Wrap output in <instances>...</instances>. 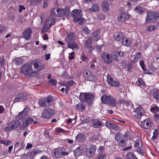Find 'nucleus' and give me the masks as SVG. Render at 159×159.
Wrapping results in <instances>:
<instances>
[{
	"mask_svg": "<svg viewBox=\"0 0 159 159\" xmlns=\"http://www.w3.org/2000/svg\"><path fill=\"white\" fill-rule=\"evenodd\" d=\"M75 37V34L72 32L69 33L67 35L65 40L67 43V45L69 48L73 49L78 48L77 44L74 43Z\"/></svg>",
	"mask_w": 159,
	"mask_h": 159,
	"instance_id": "nucleus-2",
	"label": "nucleus"
},
{
	"mask_svg": "<svg viewBox=\"0 0 159 159\" xmlns=\"http://www.w3.org/2000/svg\"><path fill=\"white\" fill-rule=\"evenodd\" d=\"M85 139V136L82 134H79L76 137L77 141L79 142H83Z\"/></svg>",
	"mask_w": 159,
	"mask_h": 159,
	"instance_id": "nucleus-30",
	"label": "nucleus"
},
{
	"mask_svg": "<svg viewBox=\"0 0 159 159\" xmlns=\"http://www.w3.org/2000/svg\"><path fill=\"white\" fill-rule=\"evenodd\" d=\"M136 83L137 85L141 87H143L146 85V84L141 78L138 79Z\"/></svg>",
	"mask_w": 159,
	"mask_h": 159,
	"instance_id": "nucleus-34",
	"label": "nucleus"
},
{
	"mask_svg": "<svg viewBox=\"0 0 159 159\" xmlns=\"http://www.w3.org/2000/svg\"><path fill=\"white\" fill-rule=\"evenodd\" d=\"M119 146L121 147L125 146L126 144V142L125 138L117 142Z\"/></svg>",
	"mask_w": 159,
	"mask_h": 159,
	"instance_id": "nucleus-41",
	"label": "nucleus"
},
{
	"mask_svg": "<svg viewBox=\"0 0 159 159\" xmlns=\"http://www.w3.org/2000/svg\"><path fill=\"white\" fill-rule=\"evenodd\" d=\"M152 96L156 100L159 101V89H155L153 92Z\"/></svg>",
	"mask_w": 159,
	"mask_h": 159,
	"instance_id": "nucleus-29",
	"label": "nucleus"
},
{
	"mask_svg": "<svg viewBox=\"0 0 159 159\" xmlns=\"http://www.w3.org/2000/svg\"><path fill=\"white\" fill-rule=\"evenodd\" d=\"M74 52H71L69 54L68 58L70 60L73 59L75 58Z\"/></svg>",
	"mask_w": 159,
	"mask_h": 159,
	"instance_id": "nucleus-55",
	"label": "nucleus"
},
{
	"mask_svg": "<svg viewBox=\"0 0 159 159\" xmlns=\"http://www.w3.org/2000/svg\"><path fill=\"white\" fill-rule=\"evenodd\" d=\"M73 152L75 157H79L81 155L82 153L81 148L79 147L76 148L75 150L73 151Z\"/></svg>",
	"mask_w": 159,
	"mask_h": 159,
	"instance_id": "nucleus-35",
	"label": "nucleus"
},
{
	"mask_svg": "<svg viewBox=\"0 0 159 159\" xmlns=\"http://www.w3.org/2000/svg\"><path fill=\"white\" fill-rule=\"evenodd\" d=\"M33 121V119L31 117H28L25 120L23 123L25 126H27L28 125L31 124Z\"/></svg>",
	"mask_w": 159,
	"mask_h": 159,
	"instance_id": "nucleus-31",
	"label": "nucleus"
},
{
	"mask_svg": "<svg viewBox=\"0 0 159 159\" xmlns=\"http://www.w3.org/2000/svg\"><path fill=\"white\" fill-rule=\"evenodd\" d=\"M0 63L1 65L2 66L4 65L5 62L4 57L3 56L0 58Z\"/></svg>",
	"mask_w": 159,
	"mask_h": 159,
	"instance_id": "nucleus-59",
	"label": "nucleus"
},
{
	"mask_svg": "<svg viewBox=\"0 0 159 159\" xmlns=\"http://www.w3.org/2000/svg\"><path fill=\"white\" fill-rule=\"evenodd\" d=\"M55 114V111L54 109L48 108L44 109L41 113L42 117L46 119H50Z\"/></svg>",
	"mask_w": 159,
	"mask_h": 159,
	"instance_id": "nucleus-8",
	"label": "nucleus"
},
{
	"mask_svg": "<svg viewBox=\"0 0 159 159\" xmlns=\"http://www.w3.org/2000/svg\"><path fill=\"white\" fill-rule=\"evenodd\" d=\"M44 67V64L39 63L37 60H35L30 63H26L22 66L20 69V72L25 76L33 77L36 71H39Z\"/></svg>",
	"mask_w": 159,
	"mask_h": 159,
	"instance_id": "nucleus-1",
	"label": "nucleus"
},
{
	"mask_svg": "<svg viewBox=\"0 0 159 159\" xmlns=\"http://www.w3.org/2000/svg\"><path fill=\"white\" fill-rule=\"evenodd\" d=\"M75 81L73 80H70L67 82L66 85L67 86L70 87L75 84Z\"/></svg>",
	"mask_w": 159,
	"mask_h": 159,
	"instance_id": "nucleus-57",
	"label": "nucleus"
},
{
	"mask_svg": "<svg viewBox=\"0 0 159 159\" xmlns=\"http://www.w3.org/2000/svg\"><path fill=\"white\" fill-rule=\"evenodd\" d=\"M80 109L79 111H83L86 108L85 105L83 103H81L80 104Z\"/></svg>",
	"mask_w": 159,
	"mask_h": 159,
	"instance_id": "nucleus-51",
	"label": "nucleus"
},
{
	"mask_svg": "<svg viewBox=\"0 0 159 159\" xmlns=\"http://www.w3.org/2000/svg\"><path fill=\"white\" fill-rule=\"evenodd\" d=\"M134 146L135 147H138L141 148L143 147L141 140L140 139L136 140L135 141Z\"/></svg>",
	"mask_w": 159,
	"mask_h": 159,
	"instance_id": "nucleus-40",
	"label": "nucleus"
},
{
	"mask_svg": "<svg viewBox=\"0 0 159 159\" xmlns=\"http://www.w3.org/2000/svg\"><path fill=\"white\" fill-rule=\"evenodd\" d=\"M61 149L59 148H57L53 149L52 151V156L54 158H59L61 157Z\"/></svg>",
	"mask_w": 159,
	"mask_h": 159,
	"instance_id": "nucleus-22",
	"label": "nucleus"
},
{
	"mask_svg": "<svg viewBox=\"0 0 159 159\" xmlns=\"http://www.w3.org/2000/svg\"><path fill=\"white\" fill-rule=\"evenodd\" d=\"M125 37L123 33L122 32H117L113 36V38L116 41H120L122 40L123 38Z\"/></svg>",
	"mask_w": 159,
	"mask_h": 159,
	"instance_id": "nucleus-21",
	"label": "nucleus"
},
{
	"mask_svg": "<svg viewBox=\"0 0 159 159\" xmlns=\"http://www.w3.org/2000/svg\"><path fill=\"white\" fill-rule=\"evenodd\" d=\"M53 101V97L49 95L46 98H41L39 100V104L40 107H46L51 106Z\"/></svg>",
	"mask_w": 159,
	"mask_h": 159,
	"instance_id": "nucleus-6",
	"label": "nucleus"
},
{
	"mask_svg": "<svg viewBox=\"0 0 159 159\" xmlns=\"http://www.w3.org/2000/svg\"><path fill=\"white\" fill-rule=\"evenodd\" d=\"M136 151L139 153L141 154L142 156L144 155L143 150L140 148H137L136 150Z\"/></svg>",
	"mask_w": 159,
	"mask_h": 159,
	"instance_id": "nucleus-56",
	"label": "nucleus"
},
{
	"mask_svg": "<svg viewBox=\"0 0 159 159\" xmlns=\"http://www.w3.org/2000/svg\"><path fill=\"white\" fill-rule=\"evenodd\" d=\"M25 146L23 142L19 143L16 142L14 144V149H16L18 151L24 148Z\"/></svg>",
	"mask_w": 159,
	"mask_h": 159,
	"instance_id": "nucleus-26",
	"label": "nucleus"
},
{
	"mask_svg": "<svg viewBox=\"0 0 159 159\" xmlns=\"http://www.w3.org/2000/svg\"><path fill=\"white\" fill-rule=\"evenodd\" d=\"M158 17V14L155 11H151L147 13L146 19V22L150 23L151 21H155Z\"/></svg>",
	"mask_w": 159,
	"mask_h": 159,
	"instance_id": "nucleus-10",
	"label": "nucleus"
},
{
	"mask_svg": "<svg viewBox=\"0 0 159 159\" xmlns=\"http://www.w3.org/2000/svg\"><path fill=\"white\" fill-rule=\"evenodd\" d=\"M63 12L64 16H70V7L69 6H66L64 9H63Z\"/></svg>",
	"mask_w": 159,
	"mask_h": 159,
	"instance_id": "nucleus-37",
	"label": "nucleus"
},
{
	"mask_svg": "<svg viewBox=\"0 0 159 159\" xmlns=\"http://www.w3.org/2000/svg\"><path fill=\"white\" fill-rule=\"evenodd\" d=\"M139 65L141 66L143 70H144L145 65L144 61H140L139 62Z\"/></svg>",
	"mask_w": 159,
	"mask_h": 159,
	"instance_id": "nucleus-62",
	"label": "nucleus"
},
{
	"mask_svg": "<svg viewBox=\"0 0 159 159\" xmlns=\"http://www.w3.org/2000/svg\"><path fill=\"white\" fill-rule=\"evenodd\" d=\"M32 34V31L31 29L28 28L25 30L23 33V38L26 40L29 39L31 38V35Z\"/></svg>",
	"mask_w": 159,
	"mask_h": 159,
	"instance_id": "nucleus-20",
	"label": "nucleus"
},
{
	"mask_svg": "<svg viewBox=\"0 0 159 159\" xmlns=\"http://www.w3.org/2000/svg\"><path fill=\"white\" fill-rule=\"evenodd\" d=\"M107 81L109 85L111 84V83H112L113 81L112 78L111 77V76L109 74L107 75Z\"/></svg>",
	"mask_w": 159,
	"mask_h": 159,
	"instance_id": "nucleus-50",
	"label": "nucleus"
},
{
	"mask_svg": "<svg viewBox=\"0 0 159 159\" xmlns=\"http://www.w3.org/2000/svg\"><path fill=\"white\" fill-rule=\"evenodd\" d=\"M80 101L83 102H86V104L90 106L94 99L92 94L89 93H81L79 96Z\"/></svg>",
	"mask_w": 159,
	"mask_h": 159,
	"instance_id": "nucleus-3",
	"label": "nucleus"
},
{
	"mask_svg": "<svg viewBox=\"0 0 159 159\" xmlns=\"http://www.w3.org/2000/svg\"><path fill=\"white\" fill-rule=\"evenodd\" d=\"M26 115V114L23 110L22 111L19 113L18 115L16 116V117L17 119L21 120L25 118Z\"/></svg>",
	"mask_w": 159,
	"mask_h": 159,
	"instance_id": "nucleus-32",
	"label": "nucleus"
},
{
	"mask_svg": "<svg viewBox=\"0 0 159 159\" xmlns=\"http://www.w3.org/2000/svg\"><path fill=\"white\" fill-rule=\"evenodd\" d=\"M141 53L140 52H138L136 53L135 57L133 58L134 62H137L138 60L141 57Z\"/></svg>",
	"mask_w": 159,
	"mask_h": 159,
	"instance_id": "nucleus-45",
	"label": "nucleus"
},
{
	"mask_svg": "<svg viewBox=\"0 0 159 159\" xmlns=\"http://www.w3.org/2000/svg\"><path fill=\"white\" fill-rule=\"evenodd\" d=\"M154 115V119L156 122H157L159 120V113L153 114Z\"/></svg>",
	"mask_w": 159,
	"mask_h": 159,
	"instance_id": "nucleus-52",
	"label": "nucleus"
},
{
	"mask_svg": "<svg viewBox=\"0 0 159 159\" xmlns=\"http://www.w3.org/2000/svg\"><path fill=\"white\" fill-rule=\"evenodd\" d=\"M56 21L55 16L52 15H50L46 20L45 25V26L48 25V29H50L52 25L55 24Z\"/></svg>",
	"mask_w": 159,
	"mask_h": 159,
	"instance_id": "nucleus-15",
	"label": "nucleus"
},
{
	"mask_svg": "<svg viewBox=\"0 0 159 159\" xmlns=\"http://www.w3.org/2000/svg\"><path fill=\"white\" fill-rule=\"evenodd\" d=\"M106 154L105 153H99L98 154V159H104L106 157Z\"/></svg>",
	"mask_w": 159,
	"mask_h": 159,
	"instance_id": "nucleus-48",
	"label": "nucleus"
},
{
	"mask_svg": "<svg viewBox=\"0 0 159 159\" xmlns=\"http://www.w3.org/2000/svg\"><path fill=\"white\" fill-rule=\"evenodd\" d=\"M124 138L123 135L121 133L119 132L117 133L115 136V139L117 142Z\"/></svg>",
	"mask_w": 159,
	"mask_h": 159,
	"instance_id": "nucleus-36",
	"label": "nucleus"
},
{
	"mask_svg": "<svg viewBox=\"0 0 159 159\" xmlns=\"http://www.w3.org/2000/svg\"><path fill=\"white\" fill-rule=\"evenodd\" d=\"M120 84V83L119 82L113 81L110 85L112 86L118 87Z\"/></svg>",
	"mask_w": 159,
	"mask_h": 159,
	"instance_id": "nucleus-54",
	"label": "nucleus"
},
{
	"mask_svg": "<svg viewBox=\"0 0 159 159\" xmlns=\"http://www.w3.org/2000/svg\"><path fill=\"white\" fill-rule=\"evenodd\" d=\"M121 43L126 47H130L132 45V42L130 40L125 36L122 40Z\"/></svg>",
	"mask_w": 159,
	"mask_h": 159,
	"instance_id": "nucleus-24",
	"label": "nucleus"
},
{
	"mask_svg": "<svg viewBox=\"0 0 159 159\" xmlns=\"http://www.w3.org/2000/svg\"><path fill=\"white\" fill-rule=\"evenodd\" d=\"M144 110L143 107L141 106H139L132 112V115L135 118L140 119L143 116Z\"/></svg>",
	"mask_w": 159,
	"mask_h": 159,
	"instance_id": "nucleus-7",
	"label": "nucleus"
},
{
	"mask_svg": "<svg viewBox=\"0 0 159 159\" xmlns=\"http://www.w3.org/2000/svg\"><path fill=\"white\" fill-rule=\"evenodd\" d=\"M99 8L97 4H94L93 5L92 7L90 8V10L91 11H98Z\"/></svg>",
	"mask_w": 159,
	"mask_h": 159,
	"instance_id": "nucleus-43",
	"label": "nucleus"
},
{
	"mask_svg": "<svg viewBox=\"0 0 159 159\" xmlns=\"http://www.w3.org/2000/svg\"><path fill=\"white\" fill-rule=\"evenodd\" d=\"M82 31L85 34H89L90 31L88 27L86 26H83L81 28Z\"/></svg>",
	"mask_w": 159,
	"mask_h": 159,
	"instance_id": "nucleus-42",
	"label": "nucleus"
},
{
	"mask_svg": "<svg viewBox=\"0 0 159 159\" xmlns=\"http://www.w3.org/2000/svg\"><path fill=\"white\" fill-rule=\"evenodd\" d=\"M27 93H21L17 94L15 96L14 100V102H18L23 101L27 100Z\"/></svg>",
	"mask_w": 159,
	"mask_h": 159,
	"instance_id": "nucleus-14",
	"label": "nucleus"
},
{
	"mask_svg": "<svg viewBox=\"0 0 159 159\" xmlns=\"http://www.w3.org/2000/svg\"><path fill=\"white\" fill-rule=\"evenodd\" d=\"M71 16L73 18L75 22H78L80 25H82L84 21L82 18V11L81 10L74 9L71 13Z\"/></svg>",
	"mask_w": 159,
	"mask_h": 159,
	"instance_id": "nucleus-5",
	"label": "nucleus"
},
{
	"mask_svg": "<svg viewBox=\"0 0 159 159\" xmlns=\"http://www.w3.org/2000/svg\"><path fill=\"white\" fill-rule=\"evenodd\" d=\"M157 26L155 25H151L149 26L148 28V31H151L157 29Z\"/></svg>",
	"mask_w": 159,
	"mask_h": 159,
	"instance_id": "nucleus-53",
	"label": "nucleus"
},
{
	"mask_svg": "<svg viewBox=\"0 0 159 159\" xmlns=\"http://www.w3.org/2000/svg\"><path fill=\"white\" fill-rule=\"evenodd\" d=\"M92 122V127L94 128H99L104 126L103 122L98 119H93Z\"/></svg>",
	"mask_w": 159,
	"mask_h": 159,
	"instance_id": "nucleus-18",
	"label": "nucleus"
},
{
	"mask_svg": "<svg viewBox=\"0 0 159 159\" xmlns=\"http://www.w3.org/2000/svg\"><path fill=\"white\" fill-rule=\"evenodd\" d=\"M124 53L123 52L118 51L116 52V55L117 56L122 57L124 56Z\"/></svg>",
	"mask_w": 159,
	"mask_h": 159,
	"instance_id": "nucleus-63",
	"label": "nucleus"
},
{
	"mask_svg": "<svg viewBox=\"0 0 159 159\" xmlns=\"http://www.w3.org/2000/svg\"><path fill=\"white\" fill-rule=\"evenodd\" d=\"M57 14L56 15V16L59 17H63L64 16L63 12V9H61L60 8L57 7Z\"/></svg>",
	"mask_w": 159,
	"mask_h": 159,
	"instance_id": "nucleus-38",
	"label": "nucleus"
},
{
	"mask_svg": "<svg viewBox=\"0 0 159 159\" xmlns=\"http://www.w3.org/2000/svg\"><path fill=\"white\" fill-rule=\"evenodd\" d=\"M15 64L16 65H20L23 64L25 61L24 59L21 57H16L14 59Z\"/></svg>",
	"mask_w": 159,
	"mask_h": 159,
	"instance_id": "nucleus-28",
	"label": "nucleus"
},
{
	"mask_svg": "<svg viewBox=\"0 0 159 159\" xmlns=\"http://www.w3.org/2000/svg\"><path fill=\"white\" fill-rule=\"evenodd\" d=\"M20 122L17 120H13L10 123L7 124L5 128V130L7 131L13 130L17 128L20 125Z\"/></svg>",
	"mask_w": 159,
	"mask_h": 159,
	"instance_id": "nucleus-11",
	"label": "nucleus"
},
{
	"mask_svg": "<svg viewBox=\"0 0 159 159\" xmlns=\"http://www.w3.org/2000/svg\"><path fill=\"white\" fill-rule=\"evenodd\" d=\"M101 31L100 30H97L94 31L92 33L93 39L94 41H98L100 37Z\"/></svg>",
	"mask_w": 159,
	"mask_h": 159,
	"instance_id": "nucleus-19",
	"label": "nucleus"
},
{
	"mask_svg": "<svg viewBox=\"0 0 159 159\" xmlns=\"http://www.w3.org/2000/svg\"><path fill=\"white\" fill-rule=\"evenodd\" d=\"M48 82L54 85L57 84V81L56 80L52 79L49 80Z\"/></svg>",
	"mask_w": 159,
	"mask_h": 159,
	"instance_id": "nucleus-58",
	"label": "nucleus"
},
{
	"mask_svg": "<svg viewBox=\"0 0 159 159\" xmlns=\"http://www.w3.org/2000/svg\"><path fill=\"white\" fill-rule=\"evenodd\" d=\"M84 75L86 79L90 81L94 82L97 80V77L89 70H85L84 72Z\"/></svg>",
	"mask_w": 159,
	"mask_h": 159,
	"instance_id": "nucleus-9",
	"label": "nucleus"
},
{
	"mask_svg": "<svg viewBox=\"0 0 159 159\" xmlns=\"http://www.w3.org/2000/svg\"><path fill=\"white\" fill-rule=\"evenodd\" d=\"M92 37H89L84 43V47L87 49H91L92 48Z\"/></svg>",
	"mask_w": 159,
	"mask_h": 159,
	"instance_id": "nucleus-25",
	"label": "nucleus"
},
{
	"mask_svg": "<svg viewBox=\"0 0 159 159\" xmlns=\"http://www.w3.org/2000/svg\"><path fill=\"white\" fill-rule=\"evenodd\" d=\"M134 11L136 13L142 15L145 12V9L143 7L139 5H137L135 7Z\"/></svg>",
	"mask_w": 159,
	"mask_h": 159,
	"instance_id": "nucleus-23",
	"label": "nucleus"
},
{
	"mask_svg": "<svg viewBox=\"0 0 159 159\" xmlns=\"http://www.w3.org/2000/svg\"><path fill=\"white\" fill-rule=\"evenodd\" d=\"M55 131L57 133H65V130L59 127L56 128Z\"/></svg>",
	"mask_w": 159,
	"mask_h": 159,
	"instance_id": "nucleus-49",
	"label": "nucleus"
},
{
	"mask_svg": "<svg viewBox=\"0 0 159 159\" xmlns=\"http://www.w3.org/2000/svg\"><path fill=\"white\" fill-rule=\"evenodd\" d=\"M101 57L104 62L106 64H109L112 63V58L109 54L104 52L101 55Z\"/></svg>",
	"mask_w": 159,
	"mask_h": 159,
	"instance_id": "nucleus-17",
	"label": "nucleus"
},
{
	"mask_svg": "<svg viewBox=\"0 0 159 159\" xmlns=\"http://www.w3.org/2000/svg\"><path fill=\"white\" fill-rule=\"evenodd\" d=\"M56 11H57V8H52L50 11L51 15H56Z\"/></svg>",
	"mask_w": 159,
	"mask_h": 159,
	"instance_id": "nucleus-60",
	"label": "nucleus"
},
{
	"mask_svg": "<svg viewBox=\"0 0 159 159\" xmlns=\"http://www.w3.org/2000/svg\"><path fill=\"white\" fill-rule=\"evenodd\" d=\"M152 121L150 118H147L141 122V127L145 129H149L152 127Z\"/></svg>",
	"mask_w": 159,
	"mask_h": 159,
	"instance_id": "nucleus-12",
	"label": "nucleus"
},
{
	"mask_svg": "<svg viewBox=\"0 0 159 159\" xmlns=\"http://www.w3.org/2000/svg\"><path fill=\"white\" fill-rule=\"evenodd\" d=\"M135 63L134 61H132L129 64L127 67L128 70L129 71H130L133 68L134 65Z\"/></svg>",
	"mask_w": 159,
	"mask_h": 159,
	"instance_id": "nucleus-47",
	"label": "nucleus"
},
{
	"mask_svg": "<svg viewBox=\"0 0 159 159\" xmlns=\"http://www.w3.org/2000/svg\"><path fill=\"white\" fill-rule=\"evenodd\" d=\"M127 159H138L134 154L131 152L128 153L126 155Z\"/></svg>",
	"mask_w": 159,
	"mask_h": 159,
	"instance_id": "nucleus-39",
	"label": "nucleus"
},
{
	"mask_svg": "<svg viewBox=\"0 0 159 159\" xmlns=\"http://www.w3.org/2000/svg\"><path fill=\"white\" fill-rule=\"evenodd\" d=\"M158 130L157 129H155L153 133V135L151 138V140H155L158 136Z\"/></svg>",
	"mask_w": 159,
	"mask_h": 159,
	"instance_id": "nucleus-44",
	"label": "nucleus"
},
{
	"mask_svg": "<svg viewBox=\"0 0 159 159\" xmlns=\"http://www.w3.org/2000/svg\"><path fill=\"white\" fill-rule=\"evenodd\" d=\"M150 111L153 114L159 113V107L157 105H153L150 109Z\"/></svg>",
	"mask_w": 159,
	"mask_h": 159,
	"instance_id": "nucleus-33",
	"label": "nucleus"
},
{
	"mask_svg": "<svg viewBox=\"0 0 159 159\" xmlns=\"http://www.w3.org/2000/svg\"><path fill=\"white\" fill-rule=\"evenodd\" d=\"M102 10L104 11H108L110 9V6L108 2L104 1L102 4Z\"/></svg>",
	"mask_w": 159,
	"mask_h": 159,
	"instance_id": "nucleus-27",
	"label": "nucleus"
},
{
	"mask_svg": "<svg viewBox=\"0 0 159 159\" xmlns=\"http://www.w3.org/2000/svg\"><path fill=\"white\" fill-rule=\"evenodd\" d=\"M96 148V145L93 144L89 148H87L85 151L86 157L89 158L92 157L94 154Z\"/></svg>",
	"mask_w": 159,
	"mask_h": 159,
	"instance_id": "nucleus-13",
	"label": "nucleus"
},
{
	"mask_svg": "<svg viewBox=\"0 0 159 159\" xmlns=\"http://www.w3.org/2000/svg\"><path fill=\"white\" fill-rule=\"evenodd\" d=\"M130 15L127 13H123L118 17L117 20L120 22H125L130 18Z\"/></svg>",
	"mask_w": 159,
	"mask_h": 159,
	"instance_id": "nucleus-16",
	"label": "nucleus"
},
{
	"mask_svg": "<svg viewBox=\"0 0 159 159\" xmlns=\"http://www.w3.org/2000/svg\"><path fill=\"white\" fill-rule=\"evenodd\" d=\"M101 100L102 103L113 107L115 106L117 104L115 98L110 95H103L101 97Z\"/></svg>",
	"mask_w": 159,
	"mask_h": 159,
	"instance_id": "nucleus-4",
	"label": "nucleus"
},
{
	"mask_svg": "<svg viewBox=\"0 0 159 159\" xmlns=\"http://www.w3.org/2000/svg\"><path fill=\"white\" fill-rule=\"evenodd\" d=\"M96 60L95 59H93L90 62L89 65H90V67L91 68L93 69L95 68L97 64L96 63Z\"/></svg>",
	"mask_w": 159,
	"mask_h": 159,
	"instance_id": "nucleus-46",
	"label": "nucleus"
},
{
	"mask_svg": "<svg viewBox=\"0 0 159 159\" xmlns=\"http://www.w3.org/2000/svg\"><path fill=\"white\" fill-rule=\"evenodd\" d=\"M125 101L126 100L124 99H119L118 100V104L120 105L124 104Z\"/></svg>",
	"mask_w": 159,
	"mask_h": 159,
	"instance_id": "nucleus-64",
	"label": "nucleus"
},
{
	"mask_svg": "<svg viewBox=\"0 0 159 159\" xmlns=\"http://www.w3.org/2000/svg\"><path fill=\"white\" fill-rule=\"evenodd\" d=\"M102 47L99 45H97L96 46V50L98 52H100L102 50Z\"/></svg>",
	"mask_w": 159,
	"mask_h": 159,
	"instance_id": "nucleus-61",
	"label": "nucleus"
}]
</instances>
